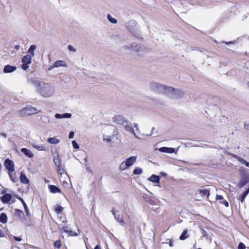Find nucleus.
<instances>
[{
    "label": "nucleus",
    "instance_id": "nucleus-1",
    "mask_svg": "<svg viewBox=\"0 0 249 249\" xmlns=\"http://www.w3.org/2000/svg\"><path fill=\"white\" fill-rule=\"evenodd\" d=\"M28 82L36 87L37 91L44 97H50L54 92L53 87L48 83H45L36 78L28 79Z\"/></svg>",
    "mask_w": 249,
    "mask_h": 249
},
{
    "label": "nucleus",
    "instance_id": "nucleus-2",
    "mask_svg": "<svg viewBox=\"0 0 249 249\" xmlns=\"http://www.w3.org/2000/svg\"><path fill=\"white\" fill-rule=\"evenodd\" d=\"M112 121L117 125H122L126 131L132 133L135 137L139 138L134 132L132 124L122 115H117L112 118Z\"/></svg>",
    "mask_w": 249,
    "mask_h": 249
},
{
    "label": "nucleus",
    "instance_id": "nucleus-3",
    "mask_svg": "<svg viewBox=\"0 0 249 249\" xmlns=\"http://www.w3.org/2000/svg\"><path fill=\"white\" fill-rule=\"evenodd\" d=\"M40 112L41 110H38L36 108L31 106L24 107L18 111L20 116L22 117L36 114Z\"/></svg>",
    "mask_w": 249,
    "mask_h": 249
},
{
    "label": "nucleus",
    "instance_id": "nucleus-4",
    "mask_svg": "<svg viewBox=\"0 0 249 249\" xmlns=\"http://www.w3.org/2000/svg\"><path fill=\"white\" fill-rule=\"evenodd\" d=\"M150 89L158 93H162L165 89V86L155 81H151L149 83Z\"/></svg>",
    "mask_w": 249,
    "mask_h": 249
},
{
    "label": "nucleus",
    "instance_id": "nucleus-5",
    "mask_svg": "<svg viewBox=\"0 0 249 249\" xmlns=\"http://www.w3.org/2000/svg\"><path fill=\"white\" fill-rule=\"evenodd\" d=\"M4 165L9 172H13L15 171L14 163L10 159H7L5 160Z\"/></svg>",
    "mask_w": 249,
    "mask_h": 249
},
{
    "label": "nucleus",
    "instance_id": "nucleus-6",
    "mask_svg": "<svg viewBox=\"0 0 249 249\" xmlns=\"http://www.w3.org/2000/svg\"><path fill=\"white\" fill-rule=\"evenodd\" d=\"M176 90V89L171 87H166L165 86V89L163 93L166 94L170 98H174Z\"/></svg>",
    "mask_w": 249,
    "mask_h": 249
},
{
    "label": "nucleus",
    "instance_id": "nucleus-7",
    "mask_svg": "<svg viewBox=\"0 0 249 249\" xmlns=\"http://www.w3.org/2000/svg\"><path fill=\"white\" fill-rule=\"evenodd\" d=\"M125 49L133 51L134 52L139 53L141 49H142L140 45L136 44L135 43H132L130 46L126 45L124 47Z\"/></svg>",
    "mask_w": 249,
    "mask_h": 249
},
{
    "label": "nucleus",
    "instance_id": "nucleus-8",
    "mask_svg": "<svg viewBox=\"0 0 249 249\" xmlns=\"http://www.w3.org/2000/svg\"><path fill=\"white\" fill-rule=\"evenodd\" d=\"M137 157L131 156L130 158L127 159L125 160V166L126 167H129L133 165L136 161Z\"/></svg>",
    "mask_w": 249,
    "mask_h": 249
},
{
    "label": "nucleus",
    "instance_id": "nucleus-9",
    "mask_svg": "<svg viewBox=\"0 0 249 249\" xmlns=\"http://www.w3.org/2000/svg\"><path fill=\"white\" fill-rule=\"evenodd\" d=\"M159 151L161 152L167 153H173L175 151V149L174 148L162 147L159 149Z\"/></svg>",
    "mask_w": 249,
    "mask_h": 249
},
{
    "label": "nucleus",
    "instance_id": "nucleus-10",
    "mask_svg": "<svg viewBox=\"0 0 249 249\" xmlns=\"http://www.w3.org/2000/svg\"><path fill=\"white\" fill-rule=\"evenodd\" d=\"M21 152L28 158H32L34 157V154L32 151L26 148H21Z\"/></svg>",
    "mask_w": 249,
    "mask_h": 249
},
{
    "label": "nucleus",
    "instance_id": "nucleus-11",
    "mask_svg": "<svg viewBox=\"0 0 249 249\" xmlns=\"http://www.w3.org/2000/svg\"><path fill=\"white\" fill-rule=\"evenodd\" d=\"M201 188L202 189H198L197 191V192L199 194H202V196H207V197L208 198L210 195V190L203 188V187H202Z\"/></svg>",
    "mask_w": 249,
    "mask_h": 249
},
{
    "label": "nucleus",
    "instance_id": "nucleus-12",
    "mask_svg": "<svg viewBox=\"0 0 249 249\" xmlns=\"http://www.w3.org/2000/svg\"><path fill=\"white\" fill-rule=\"evenodd\" d=\"M12 197V196L10 194H5L1 197V200L3 203H7L11 200Z\"/></svg>",
    "mask_w": 249,
    "mask_h": 249
},
{
    "label": "nucleus",
    "instance_id": "nucleus-13",
    "mask_svg": "<svg viewBox=\"0 0 249 249\" xmlns=\"http://www.w3.org/2000/svg\"><path fill=\"white\" fill-rule=\"evenodd\" d=\"M16 70V67L15 66H12L9 65H7L5 66L3 69V72L4 73H9L12 72Z\"/></svg>",
    "mask_w": 249,
    "mask_h": 249
},
{
    "label": "nucleus",
    "instance_id": "nucleus-14",
    "mask_svg": "<svg viewBox=\"0 0 249 249\" xmlns=\"http://www.w3.org/2000/svg\"><path fill=\"white\" fill-rule=\"evenodd\" d=\"M50 191L52 193H61V190L57 186L53 185L49 186Z\"/></svg>",
    "mask_w": 249,
    "mask_h": 249
},
{
    "label": "nucleus",
    "instance_id": "nucleus-15",
    "mask_svg": "<svg viewBox=\"0 0 249 249\" xmlns=\"http://www.w3.org/2000/svg\"><path fill=\"white\" fill-rule=\"evenodd\" d=\"M71 117V113H68L63 114L56 113L55 115V117L57 119L70 118Z\"/></svg>",
    "mask_w": 249,
    "mask_h": 249
},
{
    "label": "nucleus",
    "instance_id": "nucleus-16",
    "mask_svg": "<svg viewBox=\"0 0 249 249\" xmlns=\"http://www.w3.org/2000/svg\"><path fill=\"white\" fill-rule=\"evenodd\" d=\"M160 177L155 175H152L149 178V180L154 183H159Z\"/></svg>",
    "mask_w": 249,
    "mask_h": 249
},
{
    "label": "nucleus",
    "instance_id": "nucleus-17",
    "mask_svg": "<svg viewBox=\"0 0 249 249\" xmlns=\"http://www.w3.org/2000/svg\"><path fill=\"white\" fill-rule=\"evenodd\" d=\"M20 181L23 184H28L29 182L28 178H27L25 174L24 173H21L20 176Z\"/></svg>",
    "mask_w": 249,
    "mask_h": 249
},
{
    "label": "nucleus",
    "instance_id": "nucleus-18",
    "mask_svg": "<svg viewBox=\"0 0 249 249\" xmlns=\"http://www.w3.org/2000/svg\"><path fill=\"white\" fill-rule=\"evenodd\" d=\"M184 92L179 89H176V94H175V99H179L181 98L184 96Z\"/></svg>",
    "mask_w": 249,
    "mask_h": 249
},
{
    "label": "nucleus",
    "instance_id": "nucleus-19",
    "mask_svg": "<svg viewBox=\"0 0 249 249\" xmlns=\"http://www.w3.org/2000/svg\"><path fill=\"white\" fill-rule=\"evenodd\" d=\"M53 161L56 166H59V165H60L61 162L60 159H59L58 153H56L55 155L53 156Z\"/></svg>",
    "mask_w": 249,
    "mask_h": 249
},
{
    "label": "nucleus",
    "instance_id": "nucleus-20",
    "mask_svg": "<svg viewBox=\"0 0 249 249\" xmlns=\"http://www.w3.org/2000/svg\"><path fill=\"white\" fill-rule=\"evenodd\" d=\"M48 142L51 144H56L60 142V140L56 137L49 138L48 139Z\"/></svg>",
    "mask_w": 249,
    "mask_h": 249
},
{
    "label": "nucleus",
    "instance_id": "nucleus-21",
    "mask_svg": "<svg viewBox=\"0 0 249 249\" xmlns=\"http://www.w3.org/2000/svg\"><path fill=\"white\" fill-rule=\"evenodd\" d=\"M7 221V216L5 213H2L0 214V222L2 223H6Z\"/></svg>",
    "mask_w": 249,
    "mask_h": 249
},
{
    "label": "nucleus",
    "instance_id": "nucleus-22",
    "mask_svg": "<svg viewBox=\"0 0 249 249\" xmlns=\"http://www.w3.org/2000/svg\"><path fill=\"white\" fill-rule=\"evenodd\" d=\"M32 55L30 54L25 55L22 58L21 62H32Z\"/></svg>",
    "mask_w": 249,
    "mask_h": 249
},
{
    "label": "nucleus",
    "instance_id": "nucleus-23",
    "mask_svg": "<svg viewBox=\"0 0 249 249\" xmlns=\"http://www.w3.org/2000/svg\"><path fill=\"white\" fill-rule=\"evenodd\" d=\"M189 237L188 234V230H185L183 231L182 234L179 237V239L181 240H184Z\"/></svg>",
    "mask_w": 249,
    "mask_h": 249
},
{
    "label": "nucleus",
    "instance_id": "nucleus-24",
    "mask_svg": "<svg viewBox=\"0 0 249 249\" xmlns=\"http://www.w3.org/2000/svg\"><path fill=\"white\" fill-rule=\"evenodd\" d=\"M36 48V45H31L27 51L28 53L29 54L32 55V56H34L35 55L34 51Z\"/></svg>",
    "mask_w": 249,
    "mask_h": 249
},
{
    "label": "nucleus",
    "instance_id": "nucleus-25",
    "mask_svg": "<svg viewBox=\"0 0 249 249\" xmlns=\"http://www.w3.org/2000/svg\"><path fill=\"white\" fill-rule=\"evenodd\" d=\"M66 67L67 65L65 64H62V63H53V65H51L50 67L48 68V70L51 71L52 69H53L54 68H57L58 67Z\"/></svg>",
    "mask_w": 249,
    "mask_h": 249
},
{
    "label": "nucleus",
    "instance_id": "nucleus-26",
    "mask_svg": "<svg viewBox=\"0 0 249 249\" xmlns=\"http://www.w3.org/2000/svg\"><path fill=\"white\" fill-rule=\"evenodd\" d=\"M249 181V179L247 178H242L239 182V186L240 188L244 186Z\"/></svg>",
    "mask_w": 249,
    "mask_h": 249
},
{
    "label": "nucleus",
    "instance_id": "nucleus-27",
    "mask_svg": "<svg viewBox=\"0 0 249 249\" xmlns=\"http://www.w3.org/2000/svg\"><path fill=\"white\" fill-rule=\"evenodd\" d=\"M32 146L33 147H34L35 149L38 150H45V148L43 145L41 144L40 145H37L36 143H33L32 144Z\"/></svg>",
    "mask_w": 249,
    "mask_h": 249
},
{
    "label": "nucleus",
    "instance_id": "nucleus-28",
    "mask_svg": "<svg viewBox=\"0 0 249 249\" xmlns=\"http://www.w3.org/2000/svg\"><path fill=\"white\" fill-rule=\"evenodd\" d=\"M18 199L21 201V202L23 204L24 209H25L26 213V214H27V215H28L29 216V209L27 207L26 204L25 203L24 200L22 198L19 197Z\"/></svg>",
    "mask_w": 249,
    "mask_h": 249
},
{
    "label": "nucleus",
    "instance_id": "nucleus-29",
    "mask_svg": "<svg viewBox=\"0 0 249 249\" xmlns=\"http://www.w3.org/2000/svg\"><path fill=\"white\" fill-rule=\"evenodd\" d=\"M40 120L44 124H47L50 122L49 119L48 117L44 115H42L40 116Z\"/></svg>",
    "mask_w": 249,
    "mask_h": 249
},
{
    "label": "nucleus",
    "instance_id": "nucleus-30",
    "mask_svg": "<svg viewBox=\"0 0 249 249\" xmlns=\"http://www.w3.org/2000/svg\"><path fill=\"white\" fill-rule=\"evenodd\" d=\"M142 173V169L140 167H136L133 171L134 175H141Z\"/></svg>",
    "mask_w": 249,
    "mask_h": 249
},
{
    "label": "nucleus",
    "instance_id": "nucleus-31",
    "mask_svg": "<svg viewBox=\"0 0 249 249\" xmlns=\"http://www.w3.org/2000/svg\"><path fill=\"white\" fill-rule=\"evenodd\" d=\"M107 19L112 23L115 24L117 22V19L112 18L109 14L107 15Z\"/></svg>",
    "mask_w": 249,
    "mask_h": 249
},
{
    "label": "nucleus",
    "instance_id": "nucleus-32",
    "mask_svg": "<svg viewBox=\"0 0 249 249\" xmlns=\"http://www.w3.org/2000/svg\"><path fill=\"white\" fill-rule=\"evenodd\" d=\"M63 210V208L60 205H56L54 208V211L57 214L60 213Z\"/></svg>",
    "mask_w": 249,
    "mask_h": 249
},
{
    "label": "nucleus",
    "instance_id": "nucleus-33",
    "mask_svg": "<svg viewBox=\"0 0 249 249\" xmlns=\"http://www.w3.org/2000/svg\"><path fill=\"white\" fill-rule=\"evenodd\" d=\"M9 177H10L11 179L13 182H15L16 180L15 173H13V172H9Z\"/></svg>",
    "mask_w": 249,
    "mask_h": 249
},
{
    "label": "nucleus",
    "instance_id": "nucleus-34",
    "mask_svg": "<svg viewBox=\"0 0 249 249\" xmlns=\"http://www.w3.org/2000/svg\"><path fill=\"white\" fill-rule=\"evenodd\" d=\"M216 42V44H222V43H224L225 44H227V45H229V44H234L236 42V41H229V42H226V41H222V42H218V41H215Z\"/></svg>",
    "mask_w": 249,
    "mask_h": 249
},
{
    "label": "nucleus",
    "instance_id": "nucleus-35",
    "mask_svg": "<svg viewBox=\"0 0 249 249\" xmlns=\"http://www.w3.org/2000/svg\"><path fill=\"white\" fill-rule=\"evenodd\" d=\"M115 220L117 221L120 224L123 225L124 224V222L122 218H120L119 216H115Z\"/></svg>",
    "mask_w": 249,
    "mask_h": 249
},
{
    "label": "nucleus",
    "instance_id": "nucleus-36",
    "mask_svg": "<svg viewBox=\"0 0 249 249\" xmlns=\"http://www.w3.org/2000/svg\"><path fill=\"white\" fill-rule=\"evenodd\" d=\"M248 195V194L247 193H246L245 192H244V193L240 196V200L242 203H243L244 202L245 199Z\"/></svg>",
    "mask_w": 249,
    "mask_h": 249
},
{
    "label": "nucleus",
    "instance_id": "nucleus-37",
    "mask_svg": "<svg viewBox=\"0 0 249 249\" xmlns=\"http://www.w3.org/2000/svg\"><path fill=\"white\" fill-rule=\"evenodd\" d=\"M72 144L74 149H78L79 148V146L75 141H72Z\"/></svg>",
    "mask_w": 249,
    "mask_h": 249
},
{
    "label": "nucleus",
    "instance_id": "nucleus-38",
    "mask_svg": "<svg viewBox=\"0 0 249 249\" xmlns=\"http://www.w3.org/2000/svg\"><path fill=\"white\" fill-rule=\"evenodd\" d=\"M56 167L57 173L60 175H62L64 172V170L60 167V165H59V166Z\"/></svg>",
    "mask_w": 249,
    "mask_h": 249
},
{
    "label": "nucleus",
    "instance_id": "nucleus-39",
    "mask_svg": "<svg viewBox=\"0 0 249 249\" xmlns=\"http://www.w3.org/2000/svg\"><path fill=\"white\" fill-rule=\"evenodd\" d=\"M103 141L104 142H110L111 141V137H107V136H103Z\"/></svg>",
    "mask_w": 249,
    "mask_h": 249
},
{
    "label": "nucleus",
    "instance_id": "nucleus-40",
    "mask_svg": "<svg viewBox=\"0 0 249 249\" xmlns=\"http://www.w3.org/2000/svg\"><path fill=\"white\" fill-rule=\"evenodd\" d=\"M54 247L59 249L60 248L61 246V243L60 241L59 240L56 241L54 243Z\"/></svg>",
    "mask_w": 249,
    "mask_h": 249
},
{
    "label": "nucleus",
    "instance_id": "nucleus-41",
    "mask_svg": "<svg viewBox=\"0 0 249 249\" xmlns=\"http://www.w3.org/2000/svg\"><path fill=\"white\" fill-rule=\"evenodd\" d=\"M68 49L70 51H72L73 52H75L76 50L75 48H74L72 45H69L68 46Z\"/></svg>",
    "mask_w": 249,
    "mask_h": 249
},
{
    "label": "nucleus",
    "instance_id": "nucleus-42",
    "mask_svg": "<svg viewBox=\"0 0 249 249\" xmlns=\"http://www.w3.org/2000/svg\"><path fill=\"white\" fill-rule=\"evenodd\" d=\"M29 64V63H23L21 65V68L24 70H27L29 68L28 65Z\"/></svg>",
    "mask_w": 249,
    "mask_h": 249
},
{
    "label": "nucleus",
    "instance_id": "nucleus-43",
    "mask_svg": "<svg viewBox=\"0 0 249 249\" xmlns=\"http://www.w3.org/2000/svg\"><path fill=\"white\" fill-rule=\"evenodd\" d=\"M68 233H69L70 236H75L77 235V233L76 232L73 231L71 230H69V231Z\"/></svg>",
    "mask_w": 249,
    "mask_h": 249
},
{
    "label": "nucleus",
    "instance_id": "nucleus-44",
    "mask_svg": "<svg viewBox=\"0 0 249 249\" xmlns=\"http://www.w3.org/2000/svg\"><path fill=\"white\" fill-rule=\"evenodd\" d=\"M245 245L242 242H240L238 246V249H245Z\"/></svg>",
    "mask_w": 249,
    "mask_h": 249
},
{
    "label": "nucleus",
    "instance_id": "nucleus-45",
    "mask_svg": "<svg viewBox=\"0 0 249 249\" xmlns=\"http://www.w3.org/2000/svg\"><path fill=\"white\" fill-rule=\"evenodd\" d=\"M62 230L64 232L67 233L69 232V230H70L69 229V227H67V226L63 227Z\"/></svg>",
    "mask_w": 249,
    "mask_h": 249
},
{
    "label": "nucleus",
    "instance_id": "nucleus-46",
    "mask_svg": "<svg viewBox=\"0 0 249 249\" xmlns=\"http://www.w3.org/2000/svg\"><path fill=\"white\" fill-rule=\"evenodd\" d=\"M220 203L223 205H224L226 207H228L229 206V203L227 201L224 200H222L220 202Z\"/></svg>",
    "mask_w": 249,
    "mask_h": 249
},
{
    "label": "nucleus",
    "instance_id": "nucleus-47",
    "mask_svg": "<svg viewBox=\"0 0 249 249\" xmlns=\"http://www.w3.org/2000/svg\"><path fill=\"white\" fill-rule=\"evenodd\" d=\"M74 133L73 131H71L69 135V139H72L74 137Z\"/></svg>",
    "mask_w": 249,
    "mask_h": 249
},
{
    "label": "nucleus",
    "instance_id": "nucleus-48",
    "mask_svg": "<svg viewBox=\"0 0 249 249\" xmlns=\"http://www.w3.org/2000/svg\"><path fill=\"white\" fill-rule=\"evenodd\" d=\"M5 236V233L3 230L0 229V237H3Z\"/></svg>",
    "mask_w": 249,
    "mask_h": 249
},
{
    "label": "nucleus",
    "instance_id": "nucleus-49",
    "mask_svg": "<svg viewBox=\"0 0 249 249\" xmlns=\"http://www.w3.org/2000/svg\"><path fill=\"white\" fill-rule=\"evenodd\" d=\"M223 199V197L221 195H217L216 196V199L217 200H222Z\"/></svg>",
    "mask_w": 249,
    "mask_h": 249
},
{
    "label": "nucleus",
    "instance_id": "nucleus-50",
    "mask_svg": "<svg viewBox=\"0 0 249 249\" xmlns=\"http://www.w3.org/2000/svg\"><path fill=\"white\" fill-rule=\"evenodd\" d=\"M233 157L234 158L236 159L238 161H239V160H240V158H241V157H240L238 156V155H233Z\"/></svg>",
    "mask_w": 249,
    "mask_h": 249
},
{
    "label": "nucleus",
    "instance_id": "nucleus-51",
    "mask_svg": "<svg viewBox=\"0 0 249 249\" xmlns=\"http://www.w3.org/2000/svg\"><path fill=\"white\" fill-rule=\"evenodd\" d=\"M233 157L234 158L236 159L238 161H239V160H240V158H241V157H240L238 156V155H233Z\"/></svg>",
    "mask_w": 249,
    "mask_h": 249
},
{
    "label": "nucleus",
    "instance_id": "nucleus-52",
    "mask_svg": "<svg viewBox=\"0 0 249 249\" xmlns=\"http://www.w3.org/2000/svg\"><path fill=\"white\" fill-rule=\"evenodd\" d=\"M246 160H245L243 158H241L239 161L242 164H245V163L246 162Z\"/></svg>",
    "mask_w": 249,
    "mask_h": 249
},
{
    "label": "nucleus",
    "instance_id": "nucleus-53",
    "mask_svg": "<svg viewBox=\"0 0 249 249\" xmlns=\"http://www.w3.org/2000/svg\"><path fill=\"white\" fill-rule=\"evenodd\" d=\"M244 128L249 130V124H246V123L244 124Z\"/></svg>",
    "mask_w": 249,
    "mask_h": 249
},
{
    "label": "nucleus",
    "instance_id": "nucleus-54",
    "mask_svg": "<svg viewBox=\"0 0 249 249\" xmlns=\"http://www.w3.org/2000/svg\"><path fill=\"white\" fill-rule=\"evenodd\" d=\"M14 239L17 241H20L21 240V238L19 237L14 236Z\"/></svg>",
    "mask_w": 249,
    "mask_h": 249
},
{
    "label": "nucleus",
    "instance_id": "nucleus-55",
    "mask_svg": "<svg viewBox=\"0 0 249 249\" xmlns=\"http://www.w3.org/2000/svg\"><path fill=\"white\" fill-rule=\"evenodd\" d=\"M155 129V127H153L152 128V129H151V133L149 134H147V135H145V136H150L152 135V132L154 131V130Z\"/></svg>",
    "mask_w": 249,
    "mask_h": 249
},
{
    "label": "nucleus",
    "instance_id": "nucleus-56",
    "mask_svg": "<svg viewBox=\"0 0 249 249\" xmlns=\"http://www.w3.org/2000/svg\"><path fill=\"white\" fill-rule=\"evenodd\" d=\"M202 234L203 236L205 237L206 236V231L204 230H202Z\"/></svg>",
    "mask_w": 249,
    "mask_h": 249
},
{
    "label": "nucleus",
    "instance_id": "nucleus-57",
    "mask_svg": "<svg viewBox=\"0 0 249 249\" xmlns=\"http://www.w3.org/2000/svg\"><path fill=\"white\" fill-rule=\"evenodd\" d=\"M111 213H112L113 214V215H114V216L115 217V216H117L116 214V213H115V211H114V208H113L112 210H111Z\"/></svg>",
    "mask_w": 249,
    "mask_h": 249
},
{
    "label": "nucleus",
    "instance_id": "nucleus-58",
    "mask_svg": "<svg viewBox=\"0 0 249 249\" xmlns=\"http://www.w3.org/2000/svg\"><path fill=\"white\" fill-rule=\"evenodd\" d=\"M134 127L136 128V129L137 130H138V131H139V127H138V124H136V123H134Z\"/></svg>",
    "mask_w": 249,
    "mask_h": 249
},
{
    "label": "nucleus",
    "instance_id": "nucleus-59",
    "mask_svg": "<svg viewBox=\"0 0 249 249\" xmlns=\"http://www.w3.org/2000/svg\"><path fill=\"white\" fill-rule=\"evenodd\" d=\"M0 135L3 137L4 138H6L7 137V135L6 133H0Z\"/></svg>",
    "mask_w": 249,
    "mask_h": 249
},
{
    "label": "nucleus",
    "instance_id": "nucleus-60",
    "mask_svg": "<svg viewBox=\"0 0 249 249\" xmlns=\"http://www.w3.org/2000/svg\"><path fill=\"white\" fill-rule=\"evenodd\" d=\"M189 49H191L192 50H198V48L197 47H191L190 48H187V49L188 50Z\"/></svg>",
    "mask_w": 249,
    "mask_h": 249
},
{
    "label": "nucleus",
    "instance_id": "nucleus-61",
    "mask_svg": "<svg viewBox=\"0 0 249 249\" xmlns=\"http://www.w3.org/2000/svg\"><path fill=\"white\" fill-rule=\"evenodd\" d=\"M86 171L87 172H90V173H92V171H91L90 168L89 167H88V166L86 167Z\"/></svg>",
    "mask_w": 249,
    "mask_h": 249
},
{
    "label": "nucleus",
    "instance_id": "nucleus-62",
    "mask_svg": "<svg viewBox=\"0 0 249 249\" xmlns=\"http://www.w3.org/2000/svg\"><path fill=\"white\" fill-rule=\"evenodd\" d=\"M16 211L17 213H18V214H19L20 213H22V214L23 213V212L22 211L17 209V210H16Z\"/></svg>",
    "mask_w": 249,
    "mask_h": 249
},
{
    "label": "nucleus",
    "instance_id": "nucleus-63",
    "mask_svg": "<svg viewBox=\"0 0 249 249\" xmlns=\"http://www.w3.org/2000/svg\"><path fill=\"white\" fill-rule=\"evenodd\" d=\"M94 249H101V247L99 245H97L95 246Z\"/></svg>",
    "mask_w": 249,
    "mask_h": 249
},
{
    "label": "nucleus",
    "instance_id": "nucleus-64",
    "mask_svg": "<svg viewBox=\"0 0 249 249\" xmlns=\"http://www.w3.org/2000/svg\"><path fill=\"white\" fill-rule=\"evenodd\" d=\"M245 164L247 167H249V162H248L246 161V162L245 163Z\"/></svg>",
    "mask_w": 249,
    "mask_h": 249
}]
</instances>
